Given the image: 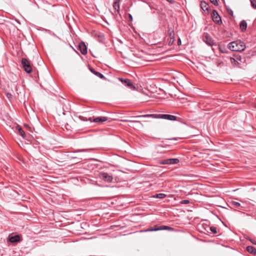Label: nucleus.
Returning a JSON list of instances; mask_svg holds the SVG:
<instances>
[{"label": "nucleus", "mask_w": 256, "mask_h": 256, "mask_svg": "<svg viewBox=\"0 0 256 256\" xmlns=\"http://www.w3.org/2000/svg\"><path fill=\"white\" fill-rule=\"evenodd\" d=\"M160 164H168V159L162 160Z\"/></svg>", "instance_id": "nucleus-29"}, {"label": "nucleus", "mask_w": 256, "mask_h": 256, "mask_svg": "<svg viewBox=\"0 0 256 256\" xmlns=\"http://www.w3.org/2000/svg\"><path fill=\"white\" fill-rule=\"evenodd\" d=\"M90 70L92 74H94L97 76L99 77L101 79L104 80H106V78L102 74H101L98 72H96L92 68H90Z\"/></svg>", "instance_id": "nucleus-11"}, {"label": "nucleus", "mask_w": 256, "mask_h": 256, "mask_svg": "<svg viewBox=\"0 0 256 256\" xmlns=\"http://www.w3.org/2000/svg\"><path fill=\"white\" fill-rule=\"evenodd\" d=\"M208 44H209V45H210V44H210V39H209V43H208Z\"/></svg>", "instance_id": "nucleus-41"}, {"label": "nucleus", "mask_w": 256, "mask_h": 256, "mask_svg": "<svg viewBox=\"0 0 256 256\" xmlns=\"http://www.w3.org/2000/svg\"><path fill=\"white\" fill-rule=\"evenodd\" d=\"M118 80L126 86H128L129 88L131 90H135L136 87L134 85L132 82L129 79H124L122 78H119Z\"/></svg>", "instance_id": "nucleus-7"}, {"label": "nucleus", "mask_w": 256, "mask_h": 256, "mask_svg": "<svg viewBox=\"0 0 256 256\" xmlns=\"http://www.w3.org/2000/svg\"><path fill=\"white\" fill-rule=\"evenodd\" d=\"M228 48L232 51L238 52L244 50L246 46L244 42L240 40H236L230 42Z\"/></svg>", "instance_id": "nucleus-2"}, {"label": "nucleus", "mask_w": 256, "mask_h": 256, "mask_svg": "<svg viewBox=\"0 0 256 256\" xmlns=\"http://www.w3.org/2000/svg\"><path fill=\"white\" fill-rule=\"evenodd\" d=\"M220 200H222V198L218 196H210V194H209V206H220L219 202Z\"/></svg>", "instance_id": "nucleus-4"}, {"label": "nucleus", "mask_w": 256, "mask_h": 256, "mask_svg": "<svg viewBox=\"0 0 256 256\" xmlns=\"http://www.w3.org/2000/svg\"><path fill=\"white\" fill-rule=\"evenodd\" d=\"M189 203H190V201L188 200H183L180 202V204H188Z\"/></svg>", "instance_id": "nucleus-31"}, {"label": "nucleus", "mask_w": 256, "mask_h": 256, "mask_svg": "<svg viewBox=\"0 0 256 256\" xmlns=\"http://www.w3.org/2000/svg\"><path fill=\"white\" fill-rule=\"evenodd\" d=\"M247 28V23L246 20H243L240 23V28L242 31L246 30Z\"/></svg>", "instance_id": "nucleus-18"}, {"label": "nucleus", "mask_w": 256, "mask_h": 256, "mask_svg": "<svg viewBox=\"0 0 256 256\" xmlns=\"http://www.w3.org/2000/svg\"><path fill=\"white\" fill-rule=\"evenodd\" d=\"M200 8L202 9V10L204 12H208V3H207L204 0H202L200 2Z\"/></svg>", "instance_id": "nucleus-12"}, {"label": "nucleus", "mask_w": 256, "mask_h": 256, "mask_svg": "<svg viewBox=\"0 0 256 256\" xmlns=\"http://www.w3.org/2000/svg\"><path fill=\"white\" fill-rule=\"evenodd\" d=\"M250 242L254 244H256V240H250Z\"/></svg>", "instance_id": "nucleus-35"}, {"label": "nucleus", "mask_w": 256, "mask_h": 256, "mask_svg": "<svg viewBox=\"0 0 256 256\" xmlns=\"http://www.w3.org/2000/svg\"><path fill=\"white\" fill-rule=\"evenodd\" d=\"M78 48L79 50L82 54H87V47L84 42L80 43Z\"/></svg>", "instance_id": "nucleus-8"}, {"label": "nucleus", "mask_w": 256, "mask_h": 256, "mask_svg": "<svg viewBox=\"0 0 256 256\" xmlns=\"http://www.w3.org/2000/svg\"><path fill=\"white\" fill-rule=\"evenodd\" d=\"M251 6L256 10V0H250Z\"/></svg>", "instance_id": "nucleus-27"}, {"label": "nucleus", "mask_w": 256, "mask_h": 256, "mask_svg": "<svg viewBox=\"0 0 256 256\" xmlns=\"http://www.w3.org/2000/svg\"><path fill=\"white\" fill-rule=\"evenodd\" d=\"M231 60H234V62H236V60H234V58H232V59H231Z\"/></svg>", "instance_id": "nucleus-38"}, {"label": "nucleus", "mask_w": 256, "mask_h": 256, "mask_svg": "<svg viewBox=\"0 0 256 256\" xmlns=\"http://www.w3.org/2000/svg\"><path fill=\"white\" fill-rule=\"evenodd\" d=\"M108 118L106 116H99L94 119L93 121L95 122H101L107 120Z\"/></svg>", "instance_id": "nucleus-14"}, {"label": "nucleus", "mask_w": 256, "mask_h": 256, "mask_svg": "<svg viewBox=\"0 0 256 256\" xmlns=\"http://www.w3.org/2000/svg\"><path fill=\"white\" fill-rule=\"evenodd\" d=\"M230 204L233 207L235 208H239L241 207L240 203L237 202L232 201Z\"/></svg>", "instance_id": "nucleus-23"}, {"label": "nucleus", "mask_w": 256, "mask_h": 256, "mask_svg": "<svg viewBox=\"0 0 256 256\" xmlns=\"http://www.w3.org/2000/svg\"><path fill=\"white\" fill-rule=\"evenodd\" d=\"M207 225L205 224H202L198 226V230L200 232L206 234V232H208L206 230Z\"/></svg>", "instance_id": "nucleus-10"}, {"label": "nucleus", "mask_w": 256, "mask_h": 256, "mask_svg": "<svg viewBox=\"0 0 256 256\" xmlns=\"http://www.w3.org/2000/svg\"><path fill=\"white\" fill-rule=\"evenodd\" d=\"M212 21L217 24L220 25L222 24V18L218 12L214 10L212 14Z\"/></svg>", "instance_id": "nucleus-6"}, {"label": "nucleus", "mask_w": 256, "mask_h": 256, "mask_svg": "<svg viewBox=\"0 0 256 256\" xmlns=\"http://www.w3.org/2000/svg\"><path fill=\"white\" fill-rule=\"evenodd\" d=\"M168 33L169 36L170 37V38L172 40V43H174L175 40L174 33V30L170 29H168Z\"/></svg>", "instance_id": "nucleus-16"}, {"label": "nucleus", "mask_w": 256, "mask_h": 256, "mask_svg": "<svg viewBox=\"0 0 256 256\" xmlns=\"http://www.w3.org/2000/svg\"><path fill=\"white\" fill-rule=\"evenodd\" d=\"M166 194H162V193H160V194H154L153 196V198L162 199V198H166Z\"/></svg>", "instance_id": "nucleus-21"}, {"label": "nucleus", "mask_w": 256, "mask_h": 256, "mask_svg": "<svg viewBox=\"0 0 256 256\" xmlns=\"http://www.w3.org/2000/svg\"><path fill=\"white\" fill-rule=\"evenodd\" d=\"M246 250L248 252H250L254 255L256 254V248L252 246H248L246 247Z\"/></svg>", "instance_id": "nucleus-15"}, {"label": "nucleus", "mask_w": 256, "mask_h": 256, "mask_svg": "<svg viewBox=\"0 0 256 256\" xmlns=\"http://www.w3.org/2000/svg\"><path fill=\"white\" fill-rule=\"evenodd\" d=\"M21 63L24 71L30 74L32 72V68L30 62L26 58H22Z\"/></svg>", "instance_id": "nucleus-3"}, {"label": "nucleus", "mask_w": 256, "mask_h": 256, "mask_svg": "<svg viewBox=\"0 0 256 256\" xmlns=\"http://www.w3.org/2000/svg\"><path fill=\"white\" fill-rule=\"evenodd\" d=\"M86 150H87L86 149H80V150H76V152H85Z\"/></svg>", "instance_id": "nucleus-32"}, {"label": "nucleus", "mask_w": 256, "mask_h": 256, "mask_svg": "<svg viewBox=\"0 0 256 256\" xmlns=\"http://www.w3.org/2000/svg\"><path fill=\"white\" fill-rule=\"evenodd\" d=\"M202 38L203 41L205 42L207 44H208V33H207L206 32H204Z\"/></svg>", "instance_id": "nucleus-22"}, {"label": "nucleus", "mask_w": 256, "mask_h": 256, "mask_svg": "<svg viewBox=\"0 0 256 256\" xmlns=\"http://www.w3.org/2000/svg\"><path fill=\"white\" fill-rule=\"evenodd\" d=\"M168 164H176L179 162V160L178 158H168Z\"/></svg>", "instance_id": "nucleus-20"}, {"label": "nucleus", "mask_w": 256, "mask_h": 256, "mask_svg": "<svg viewBox=\"0 0 256 256\" xmlns=\"http://www.w3.org/2000/svg\"><path fill=\"white\" fill-rule=\"evenodd\" d=\"M255 108H256V104Z\"/></svg>", "instance_id": "nucleus-44"}, {"label": "nucleus", "mask_w": 256, "mask_h": 256, "mask_svg": "<svg viewBox=\"0 0 256 256\" xmlns=\"http://www.w3.org/2000/svg\"><path fill=\"white\" fill-rule=\"evenodd\" d=\"M120 0H116L113 4V8L118 12H119Z\"/></svg>", "instance_id": "nucleus-17"}, {"label": "nucleus", "mask_w": 256, "mask_h": 256, "mask_svg": "<svg viewBox=\"0 0 256 256\" xmlns=\"http://www.w3.org/2000/svg\"><path fill=\"white\" fill-rule=\"evenodd\" d=\"M230 13H232V14H233V12L232 10H230V12H229V14H230Z\"/></svg>", "instance_id": "nucleus-39"}, {"label": "nucleus", "mask_w": 256, "mask_h": 256, "mask_svg": "<svg viewBox=\"0 0 256 256\" xmlns=\"http://www.w3.org/2000/svg\"><path fill=\"white\" fill-rule=\"evenodd\" d=\"M170 4H174V0H166Z\"/></svg>", "instance_id": "nucleus-33"}, {"label": "nucleus", "mask_w": 256, "mask_h": 256, "mask_svg": "<svg viewBox=\"0 0 256 256\" xmlns=\"http://www.w3.org/2000/svg\"><path fill=\"white\" fill-rule=\"evenodd\" d=\"M6 96L7 97V98L9 100H10L11 99H12V95L10 94V93H9V92H6Z\"/></svg>", "instance_id": "nucleus-28"}, {"label": "nucleus", "mask_w": 256, "mask_h": 256, "mask_svg": "<svg viewBox=\"0 0 256 256\" xmlns=\"http://www.w3.org/2000/svg\"><path fill=\"white\" fill-rule=\"evenodd\" d=\"M219 49H220V50L222 53L227 52V50L224 46H222V45L219 46Z\"/></svg>", "instance_id": "nucleus-25"}, {"label": "nucleus", "mask_w": 256, "mask_h": 256, "mask_svg": "<svg viewBox=\"0 0 256 256\" xmlns=\"http://www.w3.org/2000/svg\"><path fill=\"white\" fill-rule=\"evenodd\" d=\"M18 132L19 134H20L23 138H24L26 137V134L24 130L22 129V128L18 127Z\"/></svg>", "instance_id": "nucleus-24"}, {"label": "nucleus", "mask_w": 256, "mask_h": 256, "mask_svg": "<svg viewBox=\"0 0 256 256\" xmlns=\"http://www.w3.org/2000/svg\"><path fill=\"white\" fill-rule=\"evenodd\" d=\"M128 16H129L130 20L132 21V16L130 14H128Z\"/></svg>", "instance_id": "nucleus-34"}, {"label": "nucleus", "mask_w": 256, "mask_h": 256, "mask_svg": "<svg viewBox=\"0 0 256 256\" xmlns=\"http://www.w3.org/2000/svg\"><path fill=\"white\" fill-rule=\"evenodd\" d=\"M80 118L82 120H85L84 118L82 116H80Z\"/></svg>", "instance_id": "nucleus-36"}, {"label": "nucleus", "mask_w": 256, "mask_h": 256, "mask_svg": "<svg viewBox=\"0 0 256 256\" xmlns=\"http://www.w3.org/2000/svg\"><path fill=\"white\" fill-rule=\"evenodd\" d=\"M173 43H172V40L170 38V40L169 42V44H172Z\"/></svg>", "instance_id": "nucleus-37"}, {"label": "nucleus", "mask_w": 256, "mask_h": 256, "mask_svg": "<svg viewBox=\"0 0 256 256\" xmlns=\"http://www.w3.org/2000/svg\"><path fill=\"white\" fill-rule=\"evenodd\" d=\"M172 229L173 228H170V226H160V228H156L154 229L148 228L147 230H146V231H156V230H172Z\"/></svg>", "instance_id": "nucleus-9"}, {"label": "nucleus", "mask_w": 256, "mask_h": 256, "mask_svg": "<svg viewBox=\"0 0 256 256\" xmlns=\"http://www.w3.org/2000/svg\"><path fill=\"white\" fill-rule=\"evenodd\" d=\"M212 4H213L214 6L218 5V2L217 0H209Z\"/></svg>", "instance_id": "nucleus-30"}, {"label": "nucleus", "mask_w": 256, "mask_h": 256, "mask_svg": "<svg viewBox=\"0 0 256 256\" xmlns=\"http://www.w3.org/2000/svg\"><path fill=\"white\" fill-rule=\"evenodd\" d=\"M99 178L104 181L107 182H111L113 180V177L112 175L104 172H101L99 174Z\"/></svg>", "instance_id": "nucleus-5"}, {"label": "nucleus", "mask_w": 256, "mask_h": 256, "mask_svg": "<svg viewBox=\"0 0 256 256\" xmlns=\"http://www.w3.org/2000/svg\"><path fill=\"white\" fill-rule=\"evenodd\" d=\"M178 43H181V41H180V39H179L178 40Z\"/></svg>", "instance_id": "nucleus-40"}, {"label": "nucleus", "mask_w": 256, "mask_h": 256, "mask_svg": "<svg viewBox=\"0 0 256 256\" xmlns=\"http://www.w3.org/2000/svg\"><path fill=\"white\" fill-rule=\"evenodd\" d=\"M210 186H209V188H210ZM210 191H211V190L209 188L208 192H210Z\"/></svg>", "instance_id": "nucleus-43"}, {"label": "nucleus", "mask_w": 256, "mask_h": 256, "mask_svg": "<svg viewBox=\"0 0 256 256\" xmlns=\"http://www.w3.org/2000/svg\"><path fill=\"white\" fill-rule=\"evenodd\" d=\"M204 31H206V27L204 29Z\"/></svg>", "instance_id": "nucleus-42"}, {"label": "nucleus", "mask_w": 256, "mask_h": 256, "mask_svg": "<svg viewBox=\"0 0 256 256\" xmlns=\"http://www.w3.org/2000/svg\"><path fill=\"white\" fill-rule=\"evenodd\" d=\"M122 122H130V123H136V124H140L142 126V124L141 123V122L139 120H129V119H126V120H121Z\"/></svg>", "instance_id": "nucleus-19"}, {"label": "nucleus", "mask_w": 256, "mask_h": 256, "mask_svg": "<svg viewBox=\"0 0 256 256\" xmlns=\"http://www.w3.org/2000/svg\"><path fill=\"white\" fill-rule=\"evenodd\" d=\"M162 118L168 120H176L177 119V117L176 116L168 114H144V115H140L136 116H132L130 117V118Z\"/></svg>", "instance_id": "nucleus-1"}, {"label": "nucleus", "mask_w": 256, "mask_h": 256, "mask_svg": "<svg viewBox=\"0 0 256 256\" xmlns=\"http://www.w3.org/2000/svg\"><path fill=\"white\" fill-rule=\"evenodd\" d=\"M210 229L213 234H216L218 233L217 228L216 226H212L210 228Z\"/></svg>", "instance_id": "nucleus-26"}, {"label": "nucleus", "mask_w": 256, "mask_h": 256, "mask_svg": "<svg viewBox=\"0 0 256 256\" xmlns=\"http://www.w3.org/2000/svg\"><path fill=\"white\" fill-rule=\"evenodd\" d=\"M9 240L10 242L14 243L20 242L21 240L19 235H15L14 236L10 237Z\"/></svg>", "instance_id": "nucleus-13"}]
</instances>
